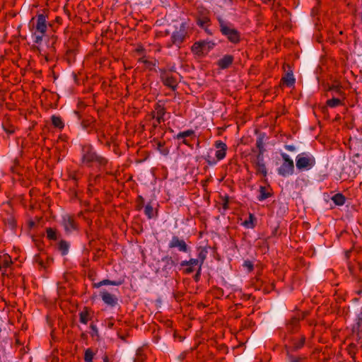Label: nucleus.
I'll list each match as a JSON object with an SVG mask.
<instances>
[{
  "instance_id": "e433bc0d",
  "label": "nucleus",
  "mask_w": 362,
  "mask_h": 362,
  "mask_svg": "<svg viewBox=\"0 0 362 362\" xmlns=\"http://www.w3.org/2000/svg\"><path fill=\"white\" fill-rule=\"evenodd\" d=\"M34 261L36 264H37L40 268L45 269L46 267L43 257L42 255H36L34 257Z\"/></svg>"
},
{
  "instance_id": "58836bf2",
  "label": "nucleus",
  "mask_w": 362,
  "mask_h": 362,
  "mask_svg": "<svg viewBox=\"0 0 362 362\" xmlns=\"http://www.w3.org/2000/svg\"><path fill=\"white\" fill-rule=\"evenodd\" d=\"M98 133V141L99 143L100 144H104L105 141H106V135L105 134V132L103 131H99L98 129V132H96Z\"/></svg>"
},
{
  "instance_id": "ddd939ff",
  "label": "nucleus",
  "mask_w": 362,
  "mask_h": 362,
  "mask_svg": "<svg viewBox=\"0 0 362 362\" xmlns=\"http://www.w3.org/2000/svg\"><path fill=\"white\" fill-rule=\"evenodd\" d=\"M169 248H177L180 252H187L189 247L184 240L180 239L177 236H173L168 245Z\"/></svg>"
},
{
  "instance_id": "423d86ee",
  "label": "nucleus",
  "mask_w": 362,
  "mask_h": 362,
  "mask_svg": "<svg viewBox=\"0 0 362 362\" xmlns=\"http://www.w3.org/2000/svg\"><path fill=\"white\" fill-rule=\"evenodd\" d=\"M188 28L189 25L187 23H182L179 29L174 31L172 34V43L177 46L181 45L187 37Z\"/></svg>"
},
{
  "instance_id": "c03bdc74",
  "label": "nucleus",
  "mask_w": 362,
  "mask_h": 362,
  "mask_svg": "<svg viewBox=\"0 0 362 362\" xmlns=\"http://www.w3.org/2000/svg\"><path fill=\"white\" fill-rule=\"evenodd\" d=\"M330 90L338 95H341L343 94V91L339 86H333L330 88Z\"/></svg>"
},
{
  "instance_id": "9d476101",
  "label": "nucleus",
  "mask_w": 362,
  "mask_h": 362,
  "mask_svg": "<svg viewBox=\"0 0 362 362\" xmlns=\"http://www.w3.org/2000/svg\"><path fill=\"white\" fill-rule=\"evenodd\" d=\"M305 317V314L304 313L294 314L286 324L287 330L291 332L297 331L299 327L300 321L304 319Z\"/></svg>"
},
{
  "instance_id": "4be33fe9",
  "label": "nucleus",
  "mask_w": 362,
  "mask_h": 362,
  "mask_svg": "<svg viewBox=\"0 0 362 362\" xmlns=\"http://www.w3.org/2000/svg\"><path fill=\"white\" fill-rule=\"evenodd\" d=\"M305 341V337L304 336H302L300 339H293L291 341V351H296L301 349Z\"/></svg>"
},
{
  "instance_id": "2f4dec72",
  "label": "nucleus",
  "mask_w": 362,
  "mask_h": 362,
  "mask_svg": "<svg viewBox=\"0 0 362 362\" xmlns=\"http://www.w3.org/2000/svg\"><path fill=\"white\" fill-rule=\"evenodd\" d=\"M162 262H163L165 264V268L170 269L171 267L176 265L175 261L171 257H169V256H165V257H163Z\"/></svg>"
},
{
  "instance_id": "6e6552de",
  "label": "nucleus",
  "mask_w": 362,
  "mask_h": 362,
  "mask_svg": "<svg viewBox=\"0 0 362 362\" xmlns=\"http://www.w3.org/2000/svg\"><path fill=\"white\" fill-rule=\"evenodd\" d=\"M251 163L255 167L257 174H261L264 177L267 176V170L266 168L264 156H262V155L255 156L252 158Z\"/></svg>"
},
{
  "instance_id": "393cba45",
  "label": "nucleus",
  "mask_w": 362,
  "mask_h": 362,
  "mask_svg": "<svg viewBox=\"0 0 362 362\" xmlns=\"http://www.w3.org/2000/svg\"><path fill=\"white\" fill-rule=\"evenodd\" d=\"M70 245L69 243L64 240L59 241L58 244V250L60 251L62 255L64 256L68 254Z\"/></svg>"
},
{
  "instance_id": "4468645a",
  "label": "nucleus",
  "mask_w": 362,
  "mask_h": 362,
  "mask_svg": "<svg viewBox=\"0 0 362 362\" xmlns=\"http://www.w3.org/2000/svg\"><path fill=\"white\" fill-rule=\"evenodd\" d=\"M12 264L13 262L9 255L4 254L0 255V270L3 271V275H8L7 272L11 271Z\"/></svg>"
},
{
  "instance_id": "e2e57ef3",
  "label": "nucleus",
  "mask_w": 362,
  "mask_h": 362,
  "mask_svg": "<svg viewBox=\"0 0 362 362\" xmlns=\"http://www.w3.org/2000/svg\"><path fill=\"white\" fill-rule=\"evenodd\" d=\"M169 71H170L172 74L173 72L175 71V67H172L170 69L168 70Z\"/></svg>"
},
{
  "instance_id": "f03ea898",
  "label": "nucleus",
  "mask_w": 362,
  "mask_h": 362,
  "mask_svg": "<svg viewBox=\"0 0 362 362\" xmlns=\"http://www.w3.org/2000/svg\"><path fill=\"white\" fill-rule=\"evenodd\" d=\"M49 10L47 8L38 11L36 15V23L33 25L32 37L36 44H40L47 30V18Z\"/></svg>"
},
{
  "instance_id": "7c9ffc66",
  "label": "nucleus",
  "mask_w": 362,
  "mask_h": 362,
  "mask_svg": "<svg viewBox=\"0 0 362 362\" xmlns=\"http://www.w3.org/2000/svg\"><path fill=\"white\" fill-rule=\"evenodd\" d=\"M194 135V131L192 129H188L187 131L178 133L175 138L177 139H186L187 137L192 136Z\"/></svg>"
},
{
  "instance_id": "c756f323",
  "label": "nucleus",
  "mask_w": 362,
  "mask_h": 362,
  "mask_svg": "<svg viewBox=\"0 0 362 362\" xmlns=\"http://www.w3.org/2000/svg\"><path fill=\"white\" fill-rule=\"evenodd\" d=\"M255 218L252 214H249V218L247 220H245L243 222V226H244L247 228H253L255 226Z\"/></svg>"
},
{
  "instance_id": "79ce46f5",
  "label": "nucleus",
  "mask_w": 362,
  "mask_h": 362,
  "mask_svg": "<svg viewBox=\"0 0 362 362\" xmlns=\"http://www.w3.org/2000/svg\"><path fill=\"white\" fill-rule=\"evenodd\" d=\"M146 359L145 356L141 351H138L134 358V362H144Z\"/></svg>"
},
{
  "instance_id": "5701e85b",
  "label": "nucleus",
  "mask_w": 362,
  "mask_h": 362,
  "mask_svg": "<svg viewBox=\"0 0 362 362\" xmlns=\"http://www.w3.org/2000/svg\"><path fill=\"white\" fill-rule=\"evenodd\" d=\"M281 81L284 84L288 87H291L294 85L296 79L293 76L292 71L287 72L284 76L282 77Z\"/></svg>"
},
{
  "instance_id": "a211bd4d",
  "label": "nucleus",
  "mask_w": 362,
  "mask_h": 362,
  "mask_svg": "<svg viewBox=\"0 0 362 362\" xmlns=\"http://www.w3.org/2000/svg\"><path fill=\"white\" fill-rule=\"evenodd\" d=\"M208 254V250L206 247H199L197 248V258L194 259L191 258V263L194 264H201L203 265L205 259H206V256Z\"/></svg>"
},
{
  "instance_id": "1a4fd4ad",
  "label": "nucleus",
  "mask_w": 362,
  "mask_h": 362,
  "mask_svg": "<svg viewBox=\"0 0 362 362\" xmlns=\"http://www.w3.org/2000/svg\"><path fill=\"white\" fill-rule=\"evenodd\" d=\"M62 225L64 227V231L66 234H70L73 231L77 230V223L74 217L69 214L63 216Z\"/></svg>"
},
{
  "instance_id": "c85d7f7f",
  "label": "nucleus",
  "mask_w": 362,
  "mask_h": 362,
  "mask_svg": "<svg viewBox=\"0 0 362 362\" xmlns=\"http://www.w3.org/2000/svg\"><path fill=\"white\" fill-rule=\"evenodd\" d=\"M52 124L56 128L63 129L64 127V124L62 119V118L59 116L52 115L51 117Z\"/></svg>"
},
{
  "instance_id": "49530a36",
  "label": "nucleus",
  "mask_w": 362,
  "mask_h": 362,
  "mask_svg": "<svg viewBox=\"0 0 362 362\" xmlns=\"http://www.w3.org/2000/svg\"><path fill=\"white\" fill-rule=\"evenodd\" d=\"M289 362H303L305 358L301 357H295L293 356H289Z\"/></svg>"
},
{
  "instance_id": "338daca9",
  "label": "nucleus",
  "mask_w": 362,
  "mask_h": 362,
  "mask_svg": "<svg viewBox=\"0 0 362 362\" xmlns=\"http://www.w3.org/2000/svg\"><path fill=\"white\" fill-rule=\"evenodd\" d=\"M358 158L359 157V153H356L354 156V158Z\"/></svg>"
},
{
  "instance_id": "6ab92c4d",
  "label": "nucleus",
  "mask_w": 362,
  "mask_h": 362,
  "mask_svg": "<svg viewBox=\"0 0 362 362\" xmlns=\"http://www.w3.org/2000/svg\"><path fill=\"white\" fill-rule=\"evenodd\" d=\"M180 266L182 267H186L185 269V274H191L196 270V267L199 269V270H202V264H192L191 263V259L189 260H184L180 262Z\"/></svg>"
},
{
  "instance_id": "052dcab7",
  "label": "nucleus",
  "mask_w": 362,
  "mask_h": 362,
  "mask_svg": "<svg viewBox=\"0 0 362 362\" xmlns=\"http://www.w3.org/2000/svg\"><path fill=\"white\" fill-rule=\"evenodd\" d=\"M105 144L107 146L110 147V145H111V142H110V141H105Z\"/></svg>"
},
{
  "instance_id": "c9c22d12",
  "label": "nucleus",
  "mask_w": 362,
  "mask_h": 362,
  "mask_svg": "<svg viewBox=\"0 0 362 362\" xmlns=\"http://www.w3.org/2000/svg\"><path fill=\"white\" fill-rule=\"evenodd\" d=\"M95 354L90 349H87L84 354V361L85 362H93V359Z\"/></svg>"
},
{
  "instance_id": "864d4df0",
  "label": "nucleus",
  "mask_w": 362,
  "mask_h": 362,
  "mask_svg": "<svg viewBox=\"0 0 362 362\" xmlns=\"http://www.w3.org/2000/svg\"><path fill=\"white\" fill-rule=\"evenodd\" d=\"M285 148L289 151H295L296 147L293 145H286Z\"/></svg>"
},
{
  "instance_id": "f8f14e48",
  "label": "nucleus",
  "mask_w": 362,
  "mask_h": 362,
  "mask_svg": "<svg viewBox=\"0 0 362 362\" xmlns=\"http://www.w3.org/2000/svg\"><path fill=\"white\" fill-rule=\"evenodd\" d=\"M100 296L103 301L109 306L115 307L117 304V296L115 294L109 292L106 289H102L100 291Z\"/></svg>"
},
{
  "instance_id": "0eeeda50",
  "label": "nucleus",
  "mask_w": 362,
  "mask_h": 362,
  "mask_svg": "<svg viewBox=\"0 0 362 362\" xmlns=\"http://www.w3.org/2000/svg\"><path fill=\"white\" fill-rule=\"evenodd\" d=\"M160 78L164 86L175 90L177 87V80L173 74L166 69H160Z\"/></svg>"
},
{
  "instance_id": "a18cd8bd",
  "label": "nucleus",
  "mask_w": 362,
  "mask_h": 362,
  "mask_svg": "<svg viewBox=\"0 0 362 362\" xmlns=\"http://www.w3.org/2000/svg\"><path fill=\"white\" fill-rule=\"evenodd\" d=\"M92 332L90 333L91 337L98 336V330L95 325L91 324L90 326Z\"/></svg>"
},
{
  "instance_id": "a878e982",
  "label": "nucleus",
  "mask_w": 362,
  "mask_h": 362,
  "mask_svg": "<svg viewBox=\"0 0 362 362\" xmlns=\"http://www.w3.org/2000/svg\"><path fill=\"white\" fill-rule=\"evenodd\" d=\"M355 329L357 337L360 339H362V311L358 314L357 317V322Z\"/></svg>"
},
{
  "instance_id": "8fccbe9b",
  "label": "nucleus",
  "mask_w": 362,
  "mask_h": 362,
  "mask_svg": "<svg viewBox=\"0 0 362 362\" xmlns=\"http://www.w3.org/2000/svg\"><path fill=\"white\" fill-rule=\"evenodd\" d=\"M69 177L73 180L75 182H76L78 180V174L76 173V172H74L72 173L70 175H69Z\"/></svg>"
},
{
  "instance_id": "6e6d98bb",
  "label": "nucleus",
  "mask_w": 362,
  "mask_h": 362,
  "mask_svg": "<svg viewBox=\"0 0 362 362\" xmlns=\"http://www.w3.org/2000/svg\"><path fill=\"white\" fill-rule=\"evenodd\" d=\"M69 4L68 3H66L64 6V11L67 13V15L70 16L71 13H70V11H69Z\"/></svg>"
},
{
  "instance_id": "cd10ccee",
  "label": "nucleus",
  "mask_w": 362,
  "mask_h": 362,
  "mask_svg": "<svg viewBox=\"0 0 362 362\" xmlns=\"http://www.w3.org/2000/svg\"><path fill=\"white\" fill-rule=\"evenodd\" d=\"M46 233L47 238L51 240H57L59 237L57 230L52 228H47L46 229Z\"/></svg>"
},
{
  "instance_id": "3c124183",
  "label": "nucleus",
  "mask_w": 362,
  "mask_h": 362,
  "mask_svg": "<svg viewBox=\"0 0 362 362\" xmlns=\"http://www.w3.org/2000/svg\"><path fill=\"white\" fill-rule=\"evenodd\" d=\"M201 272L202 270H199V269H197V272L194 275V280L196 281H198L199 280L200 276H201Z\"/></svg>"
},
{
  "instance_id": "ea45409f",
  "label": "nucleus",
  "mask_w": 362,
  "mask_h": 362,
  "mask_svg": "<svg viewBox=\"0 0 362 362\" xmlns=\"http://www.w3.org/2000/svg\"><path fill=\"white\" fill-rule=\"evenodd\" d=\"M11 171L18 175L21 173L18 161L16 159L14 161V165L11 167Z\"/></svg>"
},
{
  "instance_id": "69168bd1",
  "label": "nucleus",
  "mask_w": 362,
  "mask_h": 362,
  "mask_svg": "<svg viewBox=\"0 0 362 362\" xmlns=\"http://www.w3.org/2000/svg\"><path fill=\"white\" fill-rule=\"evenodd\" d=\"M138 199H139V200H141V202H144V199H143V197H142L141 196H139Z\"/></svg>"
},
{
  "instance_id": "680f3d73",
  "label": "nucleus",
  "mask_w": 362,
  "mask_h": 362,
  "mask_svg": "<svg viewBox=\"0 0 362 362\" xmlns=\"http://www.w3.org/2000/svg\"><path fill=\"white\" fill-rule=\"evenodd\" d=\"M227 206H228V199H226V200L225 201V202H224V204H223V207H224L225 209H226V208H227Z\"/></svg>"
},
{
  "instance_id": "dca6fc26",
  "label": "nucleus",
  "mask_w": 362,
  "mask_h": 362,
  "mask_svg": "<svg viewBox=\"0 0 362 362\" xmlns=\"http://www.w3.org/2000/svg\"><path fill=\"white\" fill-rule=\"evenodd\" d=\"M95 122V119L93 117L83 119L81 120V125L84 130L88 132V133H90L92 131L98 132Z\"/></svg>"
},
{
  "instance_id": "09e8293b",
  "label": "nucleus",
  "mask_w": 362,
  "mask_h": 362,
  "mask_svg": "<svg viewBox=\"0 0 362 362\" xmlns=\"http://www.w3.org/2000/svg\"><path fill=\"white\" fill-rule=\"evenodd\" d=\"M163 147V144L161 142L158 143V149L160 151L161 153L163 155H166L168 153V151L166 150H163L162 148Z\"/></svg>"
},
{
  "instance_id": "b1692460",
  "label": "nucleus",
  "mask_w": 362,
  "mask_h": 362,
  "mask_svg": "<svg viewBox=\"0 0 362 362\" xmlns=\"http://www.w3.org/2000/svg\"><path fill=\"white\" fill-rule=\"evenodd\" d=\"M122 284V281H110L109 279H104L98 283H94L93 286L94 288H100L102 286L112 285V286H120Z\"/></svg>"
},
{
  "instance_id": "4c0bfd02",
  "label": "nucleus",
  "mask_w": 362,
  "mask_h": 362,
  "mask_svg": "<svg viewBox=\"0 0 362 362\" xmlns=\"http://www.w3.org/2000/svg\"><path fill=\"white\" fill-rule=\"evenodd\" d=\"M144 214L148 217V218H149V219H151V218L154 217L153 208V206L150 204H148L145 206Z\"/></svg>"
},
{
  "instance_id": "0e129e2a",
  "label": "nucleus",
  "mask_w": 362,
  "mask_h": 362,
  "mask_svg": "<svg viewBox=\"0 0 362 362\" xmlns=\"http://www.w3.org/2000/svg\"><path fill=\"white\" fill-rule=\"evenodd\" d=\"M158 124H158V122H156L153 123V126L154 128H156Z\"/></svg>"
},
{
  "instance_id": "bb28decb",
  "label": "nucleus",
  "mask_w": 362,
  "mask_h": 362,
  "mask_svg": "<svg viewBox=\"0 0 362 362\" xmlns=\"http://www.w3.org/2000/svg\"><path fill=\"white\" fill-rule=\"evenodd\" d=\"M331 199L337 206H342L344 204L346 198L341 193H337L332 196Z\"/></svg>"
},
{
  "instance_id": "de8ad7c7",
  "label": "nucleus",
  "mask_w": 362,
  "mask_h": 362,
  "mask_svg": "<svg viewBox=\"0 0 362 362\" xmlns=\"http://www.w3.org/2000/svg\"><path fill=\"white\" fill-rule=\"evenodd\" d=\"M256 146L257 148H262L264 146V142L262 138H258L256 141Z\"/></svg>"
},
{
  "instance_id": "603ef678",
  "label": "nucleus",
  "mask_w": 362,
  "mask_h": 362,
  "mask_svg": "<svg viewBox=\"0 0 362 362\" xmlns=\"http://www.w3.org/2000/svg\"><path fill=\"white\" fill-rule=\"evenodd\" d=\"M205 160H206L209 165H214L216 163V161L215 160H211L210 156H207V157L205 158Z\"/></svg>"
},
{
  "instance_id": "13d9d810",
  "label": "nucleus",
  "mask_w": 362,
  "mask_h": 362,
  "mask_svg": "<svg viewBox=\"0 0 362 362\" xmlns=\"http://www.w3.org/2000/svg\"><path fill=\"white\" fill-rule=\"evenodd\" d=\"M103 362H110L109 358L107 356H105L103 358Z\"/></svg>"
},
{
  "instance_id": "a19ab883",
  "label": "nucleus",
  "mask_w": 362,
  "mask_h": 362,
  "mask_svg": "<svg viewBox=\"0 0 362 362\" xmlns=\"http://www.w3.org/2000/svg\"><path fill=\"white\" fill-rule=\"evenodd\" d=\"M3 128L8 134H12L15 132V127L9 124H3Z\"/></svg>"
},
{
  "instance_id": "aec40b11",
  "label": "nucleus",
  "mask_w": 362,
  "mask_h": 362,
  "mask_svg": "<svg viewBox=\"0 0 362 362\" xmlns=\"http://www.w3.org/2000/svg\"><path fill=\"white\" fill-rule=\"evenodd\" d=\"M156 111L153 112V117L156 119L158 124L165 121L164 115H165V109L160 105L157 104Z\"/></svg>"
},
{
  "instance_id": "412c9836",
  "label": "nucleus",
  "mask_w": 362,
  "mask_h": 362,
  "mask_svg": "<svg viewBox=\"0 0 362 362\" xmlns=\"http://www.w3.org/2000/svg\"><path fill=\"white\" fill-rule=\"evenodd\" d=\"M233 59L234 58L232 55L226 54L218 61L217 64L219 68L226 69L233 64Z\"/></svg>"
},
{
  "instance_id": "4d7b16f0",
  "label": "nucleus",
  "mask_w": 362,
  "mask_h": 362,
  "mask_svg": "<svg viewBox=\"0 0 362 362\" xmlns=\"http://www.w3.org/2000/svg\"><path fill=\"white\" fill-rule=\"evenodd\" d=\"M182 143H183L184 144H185V145H187V146H189V141H188V140H187V139H183Z\"/></svg>"
},
{
  "instance_id": "bf43d9fd",
  "label": "nucleus",
  "mask_w": 362,
  "mask_h": 362,
  "mask_svg": "<svg viewBox=\"0 0 362 362\" xmlns=\"http://www.w3.org/2000/svg\"><path fill=\"white\" fill-rule=\"evenodd\" d=\"M74 113L77 115L78 119H81V116L80 113L77 111H74Z\"/></svg>"
},
{
  "instance_id": "f3484780",
  "label": "nucleus",
  "mask_w": 362,
  "mask_h": 362,
  "mask_svg": "<svg viewBox=\"0 0 362 362\" xmlns=\"http://www.w3.org/2000/svg\"><path fill=\"white\" fill-rule=\"evenodd\" d=\"M215 147L217 148L216 157L218 160H221L226 157L227 146L223 141L218 140L215 142Z\"/></svg>"
},
{
  "instance_id": "f704fd0d",
  "label": "nucleus",
  "mask_w": 362,
  "mask_h": 362,
  "mask_svg": "<svg viewBox=\"0 0 362 362\" xmlns=\"http://www.w3.org/2000/svg\"><path fill=\"white\" fill-rule=\"evenodd\" d=\"M259 196L258 197L259 201H263L267 198H269L271 194L269 192H267L266 188L264 187L261 186L259 188Z\"/></svg>"
},
{
  "instance_id": "9b49d317",
  "label": "nucleus",
  "mask_w": 362,
  "mask_h": 362,
  "mask_svg": "<svg viewBox=\"0 0 362 362\" xmlns=\"http://www.w3.org/2000/svg\"><path fill=\"white\" fill-rule=\"evenodd\" d=\"M214 46V43L206 41L196 42L192 47V51L196 54L208 52Z\"/></svg>"
},
{
  "instance_id": "2eb2a0df",
  "label": "nucleus",
  "mask_w": 362,
  "mask_h": 362,
  "mask_svg": "<svg viewBox=\"0 0 362 362\" xmlns=\"http://www.w3.org/2000/svg\"><path fill=\"white\" fill-rule=\"evenodd\" d=\"M200 15L197 18V25H199L201 28H204L206 32L209 33V31L207 29V24L209 22V18L208 16V11L206 10H203L199 11Z\"/></svg>"
},
{
  "instance_id": "f257e3e1",
  "label": "nucleus",
  "mask_w": 362,
  "mask_h": 362,
  "mask_svg": "<svg viewBox=\"0 0 362 362\" xmlns=\"http://www.w3.org/2000/svg\"><path fill=\"white\" fill-rule=\"evenodd\" d=\"M107 159L96 153L91 144L81 146V163L88 167L96 163L100 167L105 166L107 164Z\"/></svg>"
},
{
  "instance_id": "37998d69",
  "label": "nucleus",
  "mask_w": 362,
  "mask_h": 362,
  "mask_svg": "<svg viewBox=\"0 0 362 362\" xmlns=\"http://www.w3.org/2000/svg\"><path fill=\"white\" fill-rule=\"evenodd\" d=\"M243 266L246 268L249 272H252L254 268L252 262L250 260L245 261Z\"/></svg>"
},
{
  "instance_id": "5fc2aeb1",
  "label": "nucleus",
  "mask_w": 362,
  "mask_h": 362,
  "mask_svg": "<svg viewBox=\"0 0 362 362\" xmlns=\"http://www.w3.org/2000/svg\"><path fill=\"white\" fill-rule=\"evenodd\" d=\"M258 150H259L258 153H257V154L256 156H261L262 155V156H264V152L266 151L264 147L263 146L262 148H258Z\"/></svg>"
},
{
  "instance_id": "20e7f679",
  "label": "nucleus",
  "mask_w": 362,
  "mask_h": 362,
  "mask_svg": "<svg viewBox=\"0 0 362 362\" xmlns=\"http://www.w3.org/2000/svg\"><path fill=\"white\" fill-rule=\"evenodd\" d=\"M218 23L221 33L226 36L230 42L234 44L239 42L240 40V35L236 29L229 26L228 23L221 18H218Z\"/></svg>"
},
{
  "instance_id": "774afa93",
  "label": "nucleus",
  "mask_w": 362,
  "mask_h": 362,
  "mask_svg": "<svg viewBox=\"0 0 362 362\" xmlns=\"http://www.w3.org/2000/svg\"><path fill=\"white\" fill-rule=\"evenodd\" d=\"M30 226H33L34 225V222L31 221V222L30 223Z\"/></svg>"
},
{
  "instance_id": "39448f33",
  "label": "nucleus",
  "mask_w": 362,
  "mask_h": 362,
  "mask_svg": "<svg viewBox=\"0 0 362 362\" xmlns=\"http://www.w3.org/2000/svg\"><path fill=\"white\" fill-rule=\"evenodd\" d=\"M281 156L284 162L278 168V173L283 177H288L292 175L294 172V163L288 154L281 153Z\"/></svg>"
},
{
  "instance_id": "7ed1b4c3",
  "label": "nucleus",
  "mask_w": 362,
  "mask_h": 362,
  "mask_svg": "<svg viewBox=\"0 0 362 362\" xmlns=\"http://www.w3.org/2000/svg\"><path fill=\"white\" fill-rule=\"evenodd\" d=\"M315 157L307 152L298 154L296 158V168L299 170H308L315 166Z\"/></svg>"
},
{
  "instance_id": "72a5a7b5",
  "label": "nucleus",
  "mask_w": 362,
  "mask_h": 362,
  "mask_svg": "<svg viewBox=\"0 0 362 362\" xmlns=\"http://www.w3.org/2000/svg\"><path fill=\"white\" fill-rule=\"evenodd\" d=\"M89 320V313L87 310H83L79 313V320L81 323L86 325Z\"/></svg>"
},
{
  "instance_id": "473e14b6",
  "label": "nucleus",
  "mask_w": 362,
  "mask_h": 362,
  "mask_svg": "<svg viewBox=\"0 0 362 362\" xmlns=\"http://www.w3.org/2000/svg\"><path fill=\"white\" fill-rule=\"evenodd\" d=\"M327 105L330 107H336L341 104L340 99L337 98H332V99L327 100Z\"/></svg>"
}]
</instances>
